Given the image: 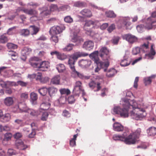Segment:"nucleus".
Here are the masks:
<instances>
[{
    "instance_id": "nucleus-1",
    "label": "nucleus",
    "mask_w": 156,
    "mask_h": 156,
    "mask_svg": "<svg viewBox=\"0 0 156 156\" xmlns=\"http://www.w3.org/2000/svg\"><path fill=\"white\" fill-rule=\"evenodd\" d=\"M123 108L121 109L119 106L114 107L113 109L115 114H120L121 116L124 118L129 116V111L131 108L133 110L130 112L131 117L136 120H141L145 116L144 114L145 111L143 108V105L138 104L134 100L124 99L123 103Z\"/></svg>"
},
{
    "instance_id": "nucleus-2",
    "label": "nucleus",
    "mask_w": 156,
    "mask_h": 156,
    "mask_svg": "<svg viewBox=\"0 0 156 156\" xmlns=\"http://www.w3.org/2000/svg\"><path fill=\"white\" fill-rule=\"evenodd\" d=\"M129 131L128 130L126 131V135L124 137V142L127 144L130 145L135 144L137 141V139L132 133H130L128 136Z\"/></svg>"
},
{
    "instance_id": "nucleus-3",
    "label": "nucleus",
    "mask_w": 156,
    "mask_h": 156,
    "mask_svg": "<svg viewBox=\"0 0 156 156\" xmlns=\"http://www.w3.org/2000/svg\"><path fill=\"white\" fill-rule=\"evenodd\" d=\"M71 74L72 77L74 78H79L81 79H88L90 78L89 76H84L83 74L77 71L75 67H71Z\"/></svg>"
},
{
    "instance_id": "nucleus-4",
    "label": "nucleus",
    "mask_w": 156,
    "mask_h": 156,
    "mask_svg": "<svg viewBox=\"0 0 156 156\" xmlns=\"http://www.w3.org/2000/svg\"><path fill=\"white\" fill-rule=\"evenodd\" d=\"M99 52V56L103 60H108L110 59L109 51L106 47H102Z\"/></svg>"
},
{
    "instance_id": "nucleus-5",
    "label": "nucleus",
    "mask_w": 156,
    "mask_h": 156,
    "mask_svg": "<svg viewBox=\"0 0 156 156\" xmlns=\"http://www.w3.org/2000/svg\"><path fill=\"white\" fill-rule=\"evenodd\" d=\"M82 84L81 82L80 81H77L76 83L75 87L73 91V93L75 96H79L81 91L82 92L83 95L85 94L84 90L82 89Z\"/></svg>"
},
{
    "instance_id": "nucleus-6",
    "label": "nucleus",
    "mask_w": 156,
    "mask_h": 156,
    "mask_svg": "<svg viewBox=\"0 0 156 156\" xmlns=\"http://www.w3.org/2000/svg\"><path fill=\"white\" fill-rule=\"evenodd\" d=\"M122 38L130 44H133L138 41V38L136 36L129 33L124 34L122 36Z\"/></svg>"
},
{
    "instance_id": "nucleus-7",
    "label": "nucleus",
    "mask_w": 156,
    "mask_h": 156,
    "mask_svg": "<svg viewBox=\"0 0 156 156\" xmlns=\"http://www.w3.org/2000/svg\"><path fill=\"white\" fill-rule=\"evenodd\" d=\"M97 65V67L95 69V72H98L101 69H103L104 71L106 72L107 68L109 66V63L108 62H100L96 63Z\"/></svg>"
},
{
    "instance_id": "nucleus-8",
    "label": "nucleus",
    "mask_w": 156,
    "mask_h": 156,
    "mask_svg": "<svg viewBox=\"0 0 156 156\" xmlns=\"http://www.w3.org/2000/svg\"><path fill=\"white\" fill-rule=\"evenodd\" d=\"M49 63L47 61L41 62V60L36 67L39 70L43 71H46L49 67Z\"/></svg>"
},
{
    "instance_id": "nucleus-9",
    "label": "nucleus",
    "mask_w": 156,
    "mask_h": 156,
    "mask_svg": "<svg viewBox=\"0 0 156 156\" xmlns=\"http://www.w3.org/2000/svg\"><path fill=\"white\" fill-rule=\"evenodd\" d=\"M145 27L147 29H151L153 28H156V20L152 21L151 18H149L147 20Z\"/></svg>"
},
{
    "instance_id": "nucleus-10",
    "label": "nucleus",
    "mask_w": 156,
    "mask_h": 156,
    "mask_svg": "<svg viewBox=\"0 0 156 156\" xmlns=\"http://www.w3.org/2000/svg\"><path fill=\"white\" fill-rule=\"evenodd\" d=\"M16 107H18V109L17 111H17L18 112H27V110L28 109V108L27 106L24 103V102H20L19 103L18 105L16 106Z\"/></svg>"
},
{
    "instance_id": "nucleus-11",
    "label": "nucleus",
    "mask_w": 156,
    "mask_h": 156,
    "mask_svg": "<svg viewBox=\"0 0 156 156\" xmlns=\"http://www.w3.org/2000/svg\"><path fill=\"white\" fill-rule=\"evenodd\" d=\"M41 59L38 58L34 57L31 58L29 60L30 65L34 68H36L38 64L41 61Z\"/></svg>"
},
{
    "instance_id": "nucleus-12",
    "label": "nucleus",
    "mask_w": 156,
    "mask_h": 156,
    "mask_svg": "<svg viewBox=\"0 0 156 156\" xmlns=\"http://www.w3.org/2000/svg\"><path fill=\"white\" fill-rule=\"evenodd\" d=\"M122 21V24L126 27V30H130L131 29L130 26L131 25V23L130 22V19L129 17H123L121 19Z\"/></svg>"
},
{
    "instance_id": "nucleus-13",
    "label": "nucleus",
    "mask_w": 156,
    "mask_h": 156,
    "mask_svg": "<svg viewBox=\"0 0 156 156\" xmlns=\"http://www.w3.org/2000/svg\"><path fill=\"white\" fill-rule=\"evenodd\" d=\"M99 24V22L98 21H93L91 20H89L86 22L84 26V29L88 32H90V30H87V27H89L91 25H98Z\"/></svg>"
},
{
    "instance_id": "nucleus-14",
    "label": "nucleus",
    "mask_w": 156,
    "mask_h": 156,
    "mask_svg": "<svg viewBox=\"0 0 156 156\" xmlns=\"http://www.w3.org/2000/svg\"><path fill=\"white\" fill-rule=\"evenodd\" d=\"M62 31V29L59 26L53 27L50 30V33L51 35H56L60 34Z\"/></svg>"
},
{
    "instance_id": "nucleus-15",
    "label": "nucleus",
    "mask_w": 156,
    "mask_h": 156,
    "mask_svg": "<svg viewBox=\"0 0 156 156\" xmlns=\"http://www.w3.org/2000/svg\"><path fill=\"white\" fill-rule=\"evenodd\" d=\"M88 55V54L84 52H77L73 55H72L70 57L72 58L75 61L78 58L81 56H86Z\"/></svg>"
},
{
    "instance_id": "nucleus-16",
    "label": "nucleus",
    "mask_w": 156,
    "mask_h": 156,
    "mask_svg": "<svg viewBox=\"0 0 156 156\" xmlns=\"http://www.w3.org/2000/svg\"><path fill=\"white\" fill-rule=\"evenodd\" d=\"M99 52L98 51H95L90 55V57L94 61L95 63L101 62L100 61L98 57Z\"/></svg>"
},
{
    "instance_id": "nucleus-17",
    "label": "nucleus",
    "mask_w": 156,
    "mask_h": 156,
    "mask_svg": "<svg viewBox=\"0 0 156 156\" xmlns=\"http://www.w3.org/2000/svg\"><path fill=\"white\" fill-rule=\"evenodd\" d=\"M94 46V44L91 41L85 42L83 45V47L87 50H90L93 49Z\"/></svg>"
},
{
    "instance_id": "nucleus-18",
    "label": "nucleus",
    "mask_w": 156,
    "mask_h": 156,
    "mask_svg": "<svg viewBox=\"0 0 156 156\" xmlns=\"http://www.w3.org/2000/svg\"><path fill=\"white\" fill-rule=\"evenodd\" d=\"M80 13L85 17L90 18L92 16L91 11L88 9H83Z\"/></svg>"
},
{
    "instance_id": "nucleus-19",
    "label": "nucleus",
    "mask_w": 156,
    "mask_h": 156,
    "mask_svg": "<svg viewBox=\"0 0 156 156\" xmlns=\"http://www.w3.org/2000/svg\"><path fill=\"white\" fill-rule=\"evenodd\" d=\"M113 130L116 131L120 132L124 129L123 126L118 122H115L113 125Z\"/></svg>"
},
{
    "instance_id": "nucleus-20",
    "label": "nucleus",
    "mask_w": 156,
    "mask_h": 156,
    "mask_svg": "<svg viewBox=\"0 0 156 156\" xmlns=\"http://www.w3.org/2000/svg\"><path fill=\"white\" fill-rule=\"evenodd\" d=\"M91 62L90 60H82L79 62V65L82 67H87L91 64Z\"/></svg>"
},
{
    "instance_id": "nucleus-21",
    "label": "nucleus",
    "mask_w": 156,
    "mask_h": 156,
    "mask_svg": "<svg viewBox=\"0 0 156 156\" xmlns=\"http://www.w3.org/2000/svg\"><path fill=\"white\" fill-rule=\"evenodd\" d=\"M117 71L114 68L109 69L107 72L106 76L108 77H112L117 73Z\"/></svg>"
},
{
    "instance_id": "nucleus-22",
    "label": "nucleus",
    "mask_w": 156,
    "mask_h": 156,
    "mask_svg": "<svg viewBox=\"0 0 156 156\" xmlns=\"http://www.w3.org/2000/svg\"><path fill=\"white\" fill-rule=\"evenodd\" d=\"M89 85L90 87L92 88H94L95 87H97V91H99L101 88L100 83L98 82L97 83H96L93 81H91L89 83Z\"/></svg>"
},
{
    "instance_id": "nucleus-23",
    "label": "nucleus",
    "mask_w": 156,
    "mask_h": 156,
    "mask_svg": "<svg viewBox=\"0 0 156 156\" xmlns=\"http://www.w3.org/2000/svg\"><path fill=\"white\" fill-rule=\"evenodd\" d=\"M60 77L58 75L55 76L51 80V83L53 84L58 85L60 82Z\"/></svg>"
},
{
    "instance_id": "nucleus-24",
    "label": "nucleus",
    "mask_w": 156,
    "mask_h": 156,
    "mask_svg": "<svg viewBox=\"0 0 156 156\" xmlns=\"http://www.w3.org/2000/svg\"><path fill=\"white\" fill-rule=\"evenodd\" d=\"M24 12L30 15H33L36 16L37 14V12L36 10L35 9H26V10H24Z\"/></svg>"
},
{
    "instance_id": "nucleus-25",
    "label": "nucleus",
    "mask_w": 156,
    "mask_h": 156,
    "mask_svg": "<svg viewBox=\"0 0 156 156\" xmlns=\"http://www.w3.org/2000/svg\"><path fill=\"white\" fill-rule=\"evenodd\" d=\"M126 132H124L122 136H120L118 135H115L113 137V139L115 140H120L124 142V137L125 136L126 134Z\"/></svg>"
},
{
    "instance_id": "nucleus-26",
    "label": "nucleus",
    "mask_w": 156,
    "mask_h": 156,
    "mask_svg": "<svg viewBox=\"0 0 156 156\" xmlns=\"http://www.w3.org/2000/svg\"><path fill=\"white\" fill-rule=\"evenodd\" d=\"M155 75H152L150 76L145 77L144 79V82L145 85L150 84L153 79L155 78Z\"/></svg>"
},
{
    "instance_id": "nucleus-27",
    "label": "nucleus",
    "mask_w": 156,
    "mask_h": 156,
    "mask_svg": "<svg viewBox=\"0 0 156 156\" xmlns=\"http://www.w3.org/2000/svg\"><path fill=\"white\" fill-rule=\"evenodd\" d=\"M148 134L151 136H154L156 135V128L151 127L147 130Z\"/></svg>"
},
{
    "instance_id": "nucleus-28",
    "label": "nucleus",
    "mask_w": 156,
    "mask_h": 156,
    "mask_svg": "<svg viewBox=\"0 0 156 156\" xmlns=\"http://www.w3.org/2000/svg\"><path fill=\"white\" fill-rule=\"evenodd\" d=\"M13 103V100L12 98L8 97L6 98L4 100V103L7 106L12 105Z\"/></svg>"
},
{
    "instance_id": "nucleus-29",
    "label": "nucleus",
    "mask_w": 156,
    "mask_h": 156,
    "mask_svg": "<svg viewBox=\"0 0 156 156\" xmlns=\"http://www.w3.org/2000/svg\"><path fill=\"white\" fill-rule=\"evenodd\" d=\"M48 90L49 95L51 96H53L58 91L57 89L54 87H50L48 89Z\"/></svg>"
},
{
    "instance_id": "nucleus-30",
    "label": "nucleus",
    "mask_w": 156,
    "mask_h": 156,
    "mask_svg": "<svg viewBox=\"0 0 156 156\" xmlns=\"http://www.w3.org/2000/svg\"><path fill=\"white\" fill-rule=\"evenodd\" d=\"M85 3L80 1L75 2L74 3L73 6L79 8H82L86 6Z\"/></svg>"
},
{
    "instance_id": "nucleus-31",
    "label": "nucleus",
    "mask_w": 156,
    "mask_h": 156,
    "mask_svg": "<svg viewBox=\"0 0 156 156\" xmlns=\"http://www.w3.org/2000/svg\"><path fill=\"white\" fill-rule=\"evenodd\" d=\"M27 112L29 114L31 115L34 116H37L40 114V112L38 111L29 108Z\"/></svg>"
},
{
    "instance_id": "nucleus-32",
    "label": "nucleus",
    "mask_w": 156,
    "mask_h": 156,
    "mask_svg": "<svg viewBox=\"0 0 156 156\" xmlns=\"http://www.w3.org/2000/svg\"><path fill=\"white\" fill-rule=\"evenodd\" d=\"M50 104L48 102H44L40 105V108L43 110L48 109L50 108Z\"/></svg>"
},
{
    "instance_id": "nucleus-33",
    "label": "nucleus",
    "mask_w": 156,
    "mask_h": 156,
    "mask_svg": "<svg viewBox=\"0 0 156 156\" xmlns=\"http://www.w3.org/2000/svg\"><path fill=\"white\" fill-rule=\"evenodd\" d=\"M78 136V134L74 135L73 138L70 140L69 144L71 147H73L76 145V140Z\"/></svg>"
},
{
    "instance_id": "nucleus-34",
    "label": "nucleus",
    "mask_w": 156,
    "mask_h": 156,
    "mask_svg": "<svg viewBox=\"0 0 156 156\" xmlns=\"http://www.w3.org/2000/svg\"><path fill=\"white\" fill-rule=\"evenodd\" d=\"M48 89L45 87H43L38 89V91L41 95L42 96L45 95L47 93Z\"/></svg>"
},
{
    "instance_id": "nucleus-35",
    "label": "nucleus",
    "mask_w": 156,
    "mask_h": 156,
    "mask_svg": "<svg viewBox=\"0 0 156 156\" xmlns=\"http://www.w3.org/2000/svg\"><path fill=\"white\" fill-rule=\"evenodd\" d=\"M20 33L21 35L24 37H26L30 34V31L27 29H23L20 30Z\"/></svg>"
},
{
    "instance_id": "nucleus-36",
    "label": "nucleus",
    "mask_w": 156,
    "mask_h": 156,
    "mask_svg": "<svg viewBox=\"0 0 156 156\" xmlns=\"http://www.w3.org/2000/svg\"><path fill=\"white\" fill-rule=\"evenodd\" d=\"M56 69L59 73H62L65 70L64 65L62 64H59L56 66Z\"/></svg>"
},
{
    "instance_id": "nucleus-37",
    "label": "nucleus",
    "mask_w": 156,
    "mask_h": 156,
    "mask_svg": "<svg viewBox=\"0 0 156 156\" xmlns=\"http://www.w3.org/2000/svg\"><path fill=\"white\" fill-rule=\"evenodd\" d=\"M106 17L109 18H114L116 16V15L113 11H109L105 12Z\"/></svg>"
},
{
    "instance_id": "nucleus-38",
    "label": "nucleus",
    "mask_w": 156,
    "mask_h": 156,
    "mask_svg": "<svg viewBox=\"0 0 156 156\" xmlns=\"http://www.w3.org/2000/svg\"><path fill=\"white\" fill-rule=\"evenodd\" d=\"M1 119H3V122H6L10 120L11 119V115L9 113H6L2 116Z\"/></svg>"
},
{
    "instance_id": "nucleus-39",
    "label": "nucleus",
    "mask_w": 156,
    "mask_h": 156,
    "mask_svg": "<svg viewBox=\"0 0 156 156\" xmlns=\"http://www.w3.org/2000/svg\"><path fill=\"white\" fill-rule=\"evenodd\" d=\"M32 51L31 48L27 47H24L22 50V53L25 55H29Z\"/></svg>"
},
{
    "instance_id": "nucleus-40",
    "label": "nucleus",
    "mask_w": 156,
    "mask_h": 156,
    "mask_svg": "<svg viewBox=\"0 0 156 156\" xmlns=\"http://www.w3.org/2000/svg\"><path fill=\"white\" fill-rule=\"evenodd\" d=\"M6 67H2L0 68V74L3 76H6L8 73V71L6 70Z\"/></svg>"
},
{
    "instance_id": "nucleus-41",
    "label": "nucleus",
    "mask_w": 156,
    "mask_h": 156,
    "mask_svg": "<svg viewBox=\"0 0 156 156\" xmlns=\"http://www.w3.org/2000/svg\"><path fill=\"white\" fill-rule=\"evenodd\" d=\"M28 94L27 92L22 93L20 95V98L22 102H24L28 98Z\"/></svg>"
},
{
    "instance_id": "nucleus-42",
    "label": "nucleus",
    "mask_w": 156,
    "mask_h": 156,
    "mask_svg": "<svg viewBox=\"0 0 156 156\" xmlns=\"http://www.w3.org/2000/svg\"><path fill=\"white\" fill-rule=\"evenodd\" d=\"M59 91L62 95L66 94V95H68L70 93V90L68 89H61L59 90Z\"/></svg>"
},
{
    "instance_id": "nucleus-43",
    "label": "nucleus",
    "mask_w": 156,
    "mask_h": 156,
    "mask_svg": "<svg viewBox=\"0 0 156 156\" xmlns=\"http://www.w3.org/2000/svg\"><path fill=\"white\" fill-rule=\"evenodd\" d=\"M8 41V38L5 36L3 35L0 37V43H5Z\"/></svg>"
},
{
    "instance_id": "nucleus-44",
    "label": "nucleus",
    "mask_w": 156,
    "mask_h": 156,
    "mask_svg": "<svg viewBox=\"0 0 156 156\" xmlns=\"http://www.w3.org/2000/svg\"><path fill=\"white\" fill-rule=\"evenodd\" d=\"M141 132V129L140 128L137 129L135 132H132V133H133V135L137 139L139 138Z\"/></svg>"
},
{
    "instance_id": "nucleus-45",
    "label": "nucleus",
    "mask_w": 156,
    "mask_h": 156,
    "mask_svg": "<svg viewBox=\"0 0 156 156\" xmlns=\"http://www.w3.org/2000/svg\"><path fill=\"white\" fill-rule=\"evenodd\" d=\"M50 9L51 11H59V9L58 8V6L56 5L51 4L50 7Z\"/></svg>"
},
{
    "instance_id": "nucleus-46",
    "label": "nucleus",
    "mask_w": 156,
    "mask_h": 156,
    "mask_svg": "<svg viewBox=\"0 0 156 156\" xmlns=\"http://www.w3.org/2000/svg\"><path fill=\"white\" fill-rule=\"evenodd\" d=\"M75 61L73 60L72 58L69 57V59L68 61V63L69 65L70 69H71V67H75L74 64Z\"/></svg>"
},
{
    "instance_id": "nucleus-47",
    "label": "nucleus",
    "mask_w": 156,
    "mask_h": 156,
    "mask_svg": "<svg viewBox=\"0 0 156 156\" xmlns=\"http://www.w3.org/2000/svg\"><path fill=\"white\" fill-rule=\"evenodd\" d=\"M29 28H32L33 31V34H36L39 30L38 28L34 25L30 26Z\"/></svg>"
},
{
    "instance_id": "nucleus-48",
    "label": "nucleus",
    "mask_w": 156,
    "mask_h": 156,
    "mask_svg": "<svg viewBox=\"0 0 156 156\" xmlns=\"http://www.w3.org/2000/svg\"><path fill=\"white\" fill-rule=\"evenodd\" d=\"M73 44H69L65 48H63V50L64 51H69L71 50L73 46Z\"/></svg>"
},
{
    "instance_id": "nucleus-49",
    "label": "nucleus",
    "mask_w": 156,
    "mask_h": 156,
    "mask_svg": "<svg viewBox=\"0 0 156 156\" xmlns=\"http://www.w3.org/2000/svg\"><path fill=\"white\" fill-rule=\"evenodd\" d=\"M30 97L31 99L33 101L36 100L37 99V94L34 92H32L30 94Z\"/></svg>"
},
{
    "instance_id": "nucleus-50",
    "label": "nucleus",
    "mask_w": 156,
    "mask_h": 156,
    "mask_svg": "<svg viewBox=\"0 0 156 156\" xmlns=\"http://www.w3.org/2000/svg\"><path fill=\"white\" fill-rule=\"evenodd\" d=\"M7 46L8 48L10 49H15L17 48V46L16 45L12 43H8Z\"/></svg>"
},
{
    "instance_id": "nucleus-51",
    "label": "nucleus",
    "mask_w": 156,
    "mask_h": 156,
    "mask_svg": "<svg viewBox=\"0 0 156 156\" xmlns=\"http://www.w3.org/2000/svg\"><path fill=\"white\" fill-rule=\"evenodd\" d=\"M64 20L67 23H71L73 21V18L70 16H67L64 18Z\"/></svg>"
},
{
    "instance_id": "nucleus-52",
    "label": "nucleus",
    "mask_w": 156,
    "mask_h": 156,
    "mask_svg": "<svg viewBox=\"0 0 156 156\" xmlns=\"http://www.w3.org/2000/svg\"><path fill=\"white\" fill-rule=\"evenodd\" d=\"M115 28V25L113 23L110 26H109L107 28V30L109 33H111Z\"/></svg>"
},
{
    "instance_id": "nucleus-53",
    "label": "nucleus",
    "mask_w": 156,
    "mask_h": 156,
    "mask_svg": "<svg viewBox=\"0 0 156 156\" xmlns=\"http://www.w3.org/2000/svg\"><path fill=\"white\" fill-rule=\"evenodd\" d=\"M42 74L41 73H38L37 75H36V79L38 80L40 82H44L42 79Z\"/></svg>"
},
{
    "instance_id": "nucleus-54",
    "label": "nucleus",
    "mask_w": 156,
    "mask_h": 156,
    "mask_svg": "<svg viewBox=\"0 0 156 156\" xmlns=\"http://www.w3.org/2000/svg\"><path fill=\"white\" fill-rule=\"evenodd\" d=\"M140 48L138 47H136L133 48L132 53L134 55H136L138 53L140 50Z\"/></svg>"
},
{
    "instance_id": "nucleus-55",
    "label": "nucleus",
    "mask_w": 156,
    "mask_h": 156,
    "mask_svg": "<svg viewBox=\"0 0 156 156\" xmlns=\"http://www.w3.org/2000/svg\"><path fill=\"white\" fill-rule=\"evenodd\" d=\"M130 63V62H128V61L127 60L124 59L121 61L120 63V65L122 66H128Z\"/></svg>"
},
{
    "instance_id": "nucleus-56",
    "label": "nucleus",
    "mask_w": 156,
    "mask_h": 156,
    "mask_svg": "<svg viewBox=\"0 0 156 156\" xmlns=\"http://www.w3.org/2000/svg\"><path fill=\"white\" fill-rule=\"evenodd\" d=\"M9 130V127L7 126H3L2 125H0V132H2L4 131H8Z\"/></svg>"
},
{
    "instance_id": "nucleus-57",
    "label": "nucleus",
    "mask_w": 156,
    "mask_h": 156,
    "mask_svg": "<svg viewBox=\"0 0 156 156\" xmlns=\"http://www.w3.org/2000/svg\"><path fill=\"white\" fill-rule=\"evenodd\" d=\"M18 148L22 150H24L27 148V145H24L23 143L21 142L20 145H18Z\"/></svg>"
},
{
    "instance_id": "nucleus-58",
    "label": "nucleus",
    "mask_w": 156,
    "mask_h": 156,
    "mask_svg": "<svg viewBox=\"0 0 156 156\" xmlns=\"http://www.w3.org/2000/svg\"><path fill=\"white\" fill-rule=\"evenodd\" d=\"M57 57L58 59L62 60L66 58V56L63 54H62L59 53Z\"/></svg>"
},
{
    "instance_id": "nucleus-59",
    "label": "nucleus",
    "mask_w": 156,
    "mask_h": 156,
    "mask_svg": "<svg viewBox=\"0 0 156 156\" xmlns=\"http://www.w3.org/2000/svg\"><path fill=\"white\" fill-rule=\"evenodd\" d=\"M48 114L47 112H44L42 115L41 117V119L43 121H46L47 120Z\"/></svg>"
},
{
    "instance_id": "nucleus-60",
    "label": "nucleus",
    "mask_w": 156,
    "mask_h": 156,
    "mask_svg": "<svg viewBox=\"0 0 156 156\" xmlns=\"http://www.w3.org/2000/svg\"><path fill=\"white\" fill-rule=\"evenodd\" d=\"M148 44H145L144 43L142 45L140 46V49L143 50L144 52L145 51L144 50L145 49H147L148 48Z\"/></svg>"
},
{
    "instance_id": "nucleus-61",
    "label": "nucleus",
    "mask_w": 156,
    "mask_h": 156,
    "mask_svg": "<svg viewBox=\"0 0 156 156\" xmlns=\"http://www.w3.org/2000/svg\"><path fill=\"white\" fill-rule=\"evenodd\" d=\"M12 136V135L10 133H6L5 135L4 140H8L11 139Z\"/></svg>"
},
{
    "instance_id": "nucleus-62",
    "label": "nucleus",
    "mask_w": 156,
    "mask_h": 156,
    "mask_svg": "<svg viewBox=\"0 0 156 156\" xmlns=\"http://www.w3.org/2000/svg\"><path fill=\"white\" fill-rule=\"evenodd\" d=\"M51 40L55 43H57L58 41V37L55 35H52Z\"/></svg>"
},
{
    "instance_id": "nucleus-63",
    "label": "nucleus",
    "mask_w": 156,
    "mask_h": 156,
    "mask_svg": "<svg viewBox=\"0 0 156 156\" xmlns=\"http://www.w3.org/2000/svg\"><path fill=\"white\" fill-rule=\"evenodd\" d=\"M49 14V12L48 10L44 11L41 13V15L42 16L41 18L48 16Z\"/></svg>"
},
{
    "instance_id": "nucleus-64",
    "label": "nucleus",
    "mask_w": 156,
    "mask_h": 156,
    "mask_svg": "<svg viewBox=\"0 0 156 156\" xmlns=\"http://www.w3.org/2000/svg\"><path fill=\"white\" fill-rule=\"evenodd\" d=\"M62 115L64 117H68L70 116V113L66 110H65L63 112Z\"/></svg>"
}]
</instances>
